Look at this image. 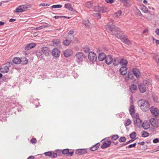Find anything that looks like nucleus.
I'll return each mask as SVG.
<instances>
[{"instance_id":"obj_21","label":"nucleus","mask_w":159,"mask_h":159,"mask_svg":"<svg viewBox=\"0 0 159 159\" xmlns=\"http://www.w3.org/2000/svg\"><path fill=\"white\" fill-rule=\"evenodd\" d=\"M120 60L119 58L115 57L113 59V63L115 66H117L120 64Z\"/></svg>"},{"instance_id":"obj_46","label":"nucleus","mask_w":159,"mask_h":159,"mask_svg":"<svg viewBox=\"0 0 159 159\" xmlns=\"http://www.w3.org/2000/svg\"><path fill=\"white\" fill-rule=\"evenodd\" d=\"M142 135L143 137H146L148 136L149 134L145 131H143Z\"/></svg>"},{"instance_id":"obj_41","label":"nucleus","mask_w":159,"mask_h":159,"mask_svg":"<svg viewBox=\"0 0 159 159\" xmlns=\"http://www.w3.org/2000/svg\"><path fill=\"white\" fill-rule=\"evenodd\" d=\"M117 32L116 33V36L118 38H119L121 39V40L123 38V37L125 36L124 35H120L119 33H117Z\"/></svg>"},{"instance_id":"obj_29","label":"nucleus","mask_w":159,"mask_h":159,"mask_svg":"<svg viewBox=\"0 0 159 159\" xmlns=\"http://www.w3.org/2000/svg\"><path fill=\"white\" fill-rule=\"evenodd\" d=\"M9 70L8 67L7 66H5L4 67L1 68V72L3 73H7Z\"/></svg>"},{"instance_id":"obj_4","label":"nucleus","mask_w":159,"mask_h":159,"mask_svg":"<svg viewBox=\"0 0 159 159\" xmlns=\"http://www.w3.org/2000/svg\"><path fill=\"white\" fill-rule=\"evenodd\" d=\"M28 5H23L18 7L15 10L16 13L22 12L24 11H26L29 8Z\"/></svg>"},{"instance_id":"obj_60","label":"nucleus","mask_w":159,"mask_h":159,"mask_svg":"<svg viewBox=\"0 0 159 159\" xmlns=\"http://www.w3.org/2000/svg\"><path fill=\"white\" fill-rule=\"evenodd\" d=\"M89 48H87L84 49V51L85 53H88L90 52H89Z\"/></svg>"},{"instance_id":"obj_6","label":"nucleus","mask_w":159,"mask_h":159,"mask_svg":"<svg viewBox=\"0 0 159 159\" xmlns=\"http://www.w3.org/2000/svg\"><path fill=\"white\" fill-rule=\"evenodd\" d=\"M150 123L153 127L157 128L159 126V122L158 121L154 118H151L150 119Z\"/></svg>"},{"instance_id":"obj_55","label":"nucleus","mask_w":159,"mask_h":159,"mask_svg":"<svg viewBox=\"0 0 159 159\" xmlns=\"http://www.w3.org/2000/svg\"><path fill=\"white\" fill-rule=\"evenodd\" d=\"M37 140L36 139L33 138H32L30 140V142L32 143H36Z\"/></svg>"},{"instance_id":"obj_36","label":"nucleus","mask_w":159,"mask_h":159,"mask_svg":"<svg viewBox=\"0 0 159 159\" xmlns=\"http://www.w3.org/2000/svg\"><path fill=\"white\" fill-rule=\"evenodd\" d=\"M71 42L70 39H66L63 41V44L65 46H68Z\"/></svg>"},{"instance_id":"obj_48","label":"nucleus","mask_w":159,"mask_h":159,"mask_svg":"<svg viewBox=\"0 0 159 159\" xmlns=\"http://www.w3.org/2000/svg\"><path fill=\"white\" fill-rule=\"evenodd\" d=\"M109 146L105 142L102 145L101 148H102L104 149L109 147Z\"/></svg>"},{"instance_id":"obj_7","label":"nucleus","mask_w":159,"mask_h":159,"mask_svg":"<svg viewBox=\"0 0 159 159\" xmlns=\"http://www.w3.org/2000/svg\"><path fill=\"white\" fill-rule=\"evenodd\" d=\"M88 58L90 61L92 62H95L97 59L96 54L93 52H90L89 54Z\"/></svg>"},{"instance_id":"obj_1","label":"nucleus","mask_w":159,"mask_h":159,"mask_svg":"<svg viewBox=\"0 0 159 159\" xmlns=\"http://www.w3.org/2000/svg\"><path fill=\"white\" fill-rule=\"evenodd\" d=\"M138 105L143 111H148L150 108V105L148 101L144 99H141L138 102Z\"/></svg>"},{"instance_id":"obj_52","label":"nucleus","mask_w":159,"mask_h":159,"mask_svg":"<svg viewBox=\"0 0 159 159\" xmlns=\"http://www.w3.org/2000/svg\"><path fill=\"white\" fill-rule=\"evenodd\" d=\"M94 16H96L98 17V19H100L101 18V16L100 14L98 13L94 14Z\"/></svg>"},{"instance_id":"obj_31","label":"nucleus","mask_w":159,"mask_h":159,"mask_svg":"<svg viewBox=\"0 0 159 159\" xmlns=\"http://www.w3.org/2000/svg\"><path fill=\"white\" fill-rule=\"evenodd\" d=\"M145 86L143 85L142 84L139 86V89L140 92L142 93H144L146 91V88Z\"/></svg>"},{"instance_id":"obj_18","label":"nucleus","mask_w":159,"mask_h":159,"mask_svg":"<svg viewBox=\"0 0 159 159\" xmlns=\"http://www.w3.org/2000/svg\"><path fill=\"white\" fill-rule=\"evenodd\" d=\"M129 111L130 114L132 116H133L134 115L135 110L134 106L131 105L129 107Z\"/></svg>"},{"instance_id":"obj_49","label":"nucleus","mask_w":159,"mask_h":159,"mask_svg":"<svg viewBox=\"0 0 159 159\" xmlns=\"http://www.w3.org/2000/svg\"><path fill=\"white\" fill-rule=\"evenodd\" d=\"M57 157V154L55 152H52L51 156V158H55Z\"/></svg>"},{"instance_id":"obj_2","label":"nucleus","mask_w":159,"mask_h":159,"mask_svg":"<svg viewBox=\"0 0 159 159\" xmlns=\"http://www.w3.org/2000/svg\"><path fill=\"white\" fill-rule=\"evenodd\" d=\"M105 28L109 33L113 35L116 34V32L120 31V29L114 25H111L108 24L105 25Z\"/></svg>"},{"instance_id":"obj_63","label":"nucleus","mask_w":159,"mask_h":159,"mask_svg":"<svg viewBox=\"0 0 159 159\" xmlns=\"http://www.w3.org/2000/svg\"><path fill=\"white\" fill-rule=\"evenodd\" d=\"M16 20V19H15L11 18L9 20V21L10 22H12L13 21H15Z\"/></svg>"},{"instance_id":"obj_5","label":"nucleus","mask_w":159,"mask_h":159,"mask_svg":"<svg viewBox=\"0 0 159 159\" xmlns=\"http://www.w3.org/2000/svg\"><path fill=\"white\" fill-rule=\"evenodd\" d=\"M150 111L153 116L156 117L159 116V111L158 109L156 107H152L150 108Z\"/></svg>"},{"instance_id":"obj_40","label":"nucleus","mask_w":159,"mask_h":159,"mask_svg":"<svg viewBox=\"0 0 159 159\" xmlns=\"http://www.w3.org/2000/svg\"><path fill=\"white\" fill-rule=\"evenodd\" d=\"M131 123V120L129 119H128L125 122V125L126 126L129 125Z\"/></svg>"},{"instance_id":"obj_56","label":"nucleus","mask_w":159,"mask_h":159,"mask_svg":"<svg viewBox=\"0 0 159 159\" xmlns=\"http://www.w3.org/2000/svg\"><path fill=\"white\" fill-rule=\"evenodd\" d=\"M105 1L107 3L111 4L113 3L114 2V0H105Z\"/></svg>"},{"instance_id":"obj_35","label":"nucleus","mask_w":159,"mask_h":159,"mask_svg":"<svg viewBox=\"0 0 159 159\" xmlns=\"http://www.w3.org/2000/svg\"><path fill=\"white\" fill-rule=\"evenodd\" d=\"M134 12L135 14L138 16H142V14H141L140 10L137 8H136L134 10Z\"/></svg>"},{"instance_id":"obj_8","label":"nucleus","mask_w":159,"mask_h":159,"mask_svg":"<svg viewBox=\"0 0 159 159\" xmlns=\"http://www.w3.org/2000/svg\"><path fill=\"white\" fill-rule=\"evenodd\" d=\"M52 45L54 47H57V48L61 47V41L58 39H54L52 41Z\"/></svg>"},{"instance_id":"obj_37","label":"nucleus","mask_w":159,"mask_h":159,"mask_svg":"<svg viewBox=\"0 0 159 159\" xmlns=\"http://www.w3.org/2000/svg\"><path fill=\"white\" fill-rule=\"evenodd\" d=\"M122 12L121 10H119L118 11L115 13L114 16L115 17L118 18L121 15Z\"/></svg>"},{"instance_id":"obj_38","label":"nucleus","mask_w":159,"mask_h":159,"mask_svg":"<svg viewBox=\"0 0 159 159\" xmlns=\"http://www.w3.org/2000/svg\"><path fill=\"white\" fill-rule=\"evenodd\" d=\"M93 6V4L90 2H88L85 4V7L89 8H91Z\"/></svg>"},{"instance_id":"obj_39","label":"nucleus","mask_w":159,"mask_h":159,"mask_svg":"<svg viewBox=\"0 0 159 159\" xmlns=\"http://www.w3.org/2000/svg\"><path fill=\"white\" fill-rule=\"evenodd\" d=\"M35 54L38 57H42V54L41 52H40L39 51H37L36 52Z\"/></svg>"},{"instance_id":"obj_20","label":"nucleus","mask_w":159,"mask_h":159,"mask_svg":"<svg viewBox=\"0 0 159 159\" xmlns=\"http://www.w3.org/2000/svg\"><path fill=\"white\" fill-rule=\"evenodd\" d=\"M87 152L86 150L85 149H80L76 150V153L77 154L81 155L84 154Z\"/></svg>"},{"instance_id":"obj_13","label":"nucleus","mask_w":159,"mask_h":159,"mask_svg":"<svg viewBox=\"0 0 159 159\" xmlns=\"http://www.w3.org/2000/svg\"><path fill=\"white\" fill-rule=\"evenodd\" d=\"M62 153L64 154H67V156H72L74 152L73 151L69 152V149H66L62 151Z\"/></svg>"},{"instance_id":"obj_51","label":"nucleus","mask_w":159,"mask_h":159,"mask_svg":"<svg viewBox=\"0 0 159 159\" xmlns=\"http://www.w3.org/2000/svg\"><path fill=\"white\" fill-rule=\"evenodd\" d=\"M136 145V143H134L133 144L129 145L127 147V148H130L133 147H134Z\"/></svg>"},{"instance_id":"obj_50","label":"nucleus","mask_w":159,"mask_h":159,"mask_svg":"<svg viewBox=\"0 0 159 159\" xmlns=\"http://www.w3.org/2000/svg\"><path fill=\"white\" fill-rule=\"evenodd\" d=\"M52 152H48L44 153V154L46 156H49L51 157V156Z\"/></svg>"},{"instance_id":"obj_57","label":"nucleus","mask_w":159,"mask_h":159,"mask_svg":"<svg viewBox=\"0 0 159 159\" xmlns=\"http://www.w3.org/2000/svg\"><path fill=\"white\" fill-rule=\"evenodd\" d=\"M153 142L154 143H157L159 142V140L157 138H156L153 139Z\"/></svg>"},{"instance_id":"obj_19","label":"nucleus","mask_w":159,"mask_h":159,"mask_svg":"<svg viewBox=\"0 0 159 159\" xmlns=\"http://www.w3.org/2000/svg\"><path fill=\"white\" fill-rule=\"evenodd\" d=\"M36 45L34 43H30L28 44L25 48V50H29L32 48H34Z\"/></svg>"},{"instance_id":"obj_47","label":"nucleus","mask_w":159,"mask_h":159,"mask_svg":"<svg viewBox=\"0 0 159 159\" xmlns=\"http://www.w3.org/2000/svg\"><path fill=\"white\" fill-rule=\"evenodd\" d=\"M119 138V136L118 135L115 134L111 137V139L113 140H116Z\"/></svg>"},{"instance_id":"obj_14","label":"nucleus","mask_w":159,"mask_h":159,"mask_svg":"<svg viewBox=\"0 0 159 159\" xmlns=\"http://www.w3.org/2000/svg\"><path fill=\"white\" fill-rule=\"evenodd\" d=\"M134 123L135 126L137 125L139 127L142 126L143 124L142 120L138 118H136V120L134 121Z\"/></svg>"},{"instance_id":"obj_53","label":"nucleus","mask_w":159,"mask_h":159,"mask_svg":"<svg viewBox=\"0 0 159 159\" xmlns=\"http://www.w3.org/2000/svg\"><path fill=\"white\" fill-rule=\"evenodd\" d=\"M12 63L11 61L7 62L6 63V64L7 65V66L8 67H10L12 65Z\"/></svg>"},{"instance_id":"obj_32","label":"nucleus","mask_w":159,"mask_h":159,"mask_svg":"<svg viewBox=\"0 0 159 159\" xmlns=\"http://www.w3.org/2000/svg\"><path fill=\"white\" fill-rule=\"evenodd\" d=\"M130 91L131 92L133 93V91H136L137 90V87L134 84H132L130 87Z\"/></svg>"},{"instance_id":"obj_23","label":"nucleus","mask_w":159,"mask_h":159,"mask_svg":"<svg viewBox=\"0 0 159 159\" xmlns=\"http://www.w3.org/2000/svg\"><path fill=\"white\" fill-rule=\"evenodd\" d=\"M106 55L104 53L100 54L98 57V59L99 61H102L105 60L106 57Z\"/></svg>"},{"instance_id":"obj_59","label":"nucleus","mask_w":159,"mask_h":159,"mask_svg":"<svg viewBox=\"0 0 159 159\" xmlns=\"http://www.w3.org/2000/svg\"><path fill=\"white\" fill-rule=\"evenodd\" d=\"M133 140H132V139L130 140L129 141H128L126 142L123 145H127V144H128L129 143H130L131 142H133Z\"/></svg>"},{"instance_id":"obj_62","label":"nucleus","mask_w":159,"mask_h":159,"mask_svg":"<svg viewBox=\"0 0 159 159\" xmlns=\"http://www.w3.org/2000/svg\"><path fill=\"white\" fill-rule=\"evenodd\" d=\"M155 33L158 35H159V29L157 28L155 30Z\"/></svg>"},{"instance_id":"obj_44","label":"nucleus","mask_w":159,"mask_h":159,"mask_svg":"<svg viewBox=\"0 0 159 159\" xmlns=\"http://www.w3.org/2000/svg\"><path fill=\"white\" fill-rule=\"evenodd\" d=\"M126 140V139L125 137H121L119 139V141L120 142H125Z\"/></svg>"},{"instance_id":"obj_54","label":"nucleus","mask_w":159,"mask_h":159,"mask_svg":"<svg viewBox=\"0 0 159 159\" xmlns=\"http://www.w3.org/2000/svg\"><path fill=\"white\" fill-rule=\"evenodd\" d=\"M128 77L130 79H133L134 76L132 75V74L131 73H128Z\"/></svg>"},{"instance_id":"obj_45","label":"nucleus","mask_w":159,"mask_h":159,"mask_svg":"<svg viewBox=\"0 0 159 159\" xmlns=\"http://www.w3.org/2000/svg\"><path fill=\"white\" fill-rule=\"evenodd\" d=\"M130 137L132 139H134L136 137V133L135 132H132L130 134Z\"/></svg>"},{"instance_id":"obj_26","label":"nucleus","mask_w":159,"mask_h":159,"mask_svg":"<svg viewBox=\"0 0 159 159\" xmlns=\"http://www.w3.org/2000/svg\"><path fill=\"white\" fill-rule=\"evenodd\" d=\"M150 125L147 122H144L143 123L142 126L145 129H147L150 127Z\"/></svg>"},{"instance_id":"obj_25","label":"nucleus","mask_w":159,"mask_h":159,"mask_svg":"<svg viewBox=\"0 0 159 159\" xmlns=\"http://www.w3.org/2000/svg\"><path fill=\"white\" fill-rule=\"evenodd\" d=\"M100 145L99 143H97L91 147L90 148V150L92 151H94L97 150L99 148Z\"/></svg>"},{"instance_id":"obj_9","label":"nucleus","mask_w":159,"mask_h":159,"mask_svg":"<svg viewBox=\"0 0 159 159\" xmlns=\"http://www.w3.org/2000/svg\"><path fill=\"white\" fill-rule=\"evenodd\" d=\"M52 55L56 57H59L60 55V52L57 48H54L52 51Z\"/></svg>"},{"instance_id":"obj_16","label":"nucleus","mask_w":159,"mask_h":159,"mask_svg":"<svg viewBox=\"0 0 159 159\" xmlns=\"http://www.w3.org/2000/svg\"><path fill=\"white\" fill-rule=\"evenodd\" d=\"M151 80L149 79L143 80L142 84L146 86H149L151 84Z\"/></svg>"},{"instance_id":"obj_30","label":"nucleus","mask_w":159,"mask_h":159,"mask_svg":"<svg viewBox=\"0 0 159 159\" xmlns=\"http://www.w3.org/2000/svg\"><path fill=\"white\" fill-rule=\"evenodd\" d=\"M82 24L85 25L86 27L88 28L89 27L90 23L88 20H83Z\"/></svg>"},{"instance_id":"obj_33","label":"nucleus","mask_w":159,"mask_h":159,"mask_svg":"<svg viewBox=\"0 0 159 159\" xmlns=\"http://www.w3.org/2000/svg\"><path fill=\"white\" fill-rule=\"evenodd\" d=\"M108 11L109 10L106 7H100V12L104 13Z\"/></svg>"},{"instance_id":"obj_24","label":"nucleus","mask_w":159,"mask_h":159,"mask_svg":"<svg viewBox=\"0 0 159 159\" xmlns=\"http://www.w3.org/2000/svg\"><path fill=\"white\" fill-rule=\"evenodd\" d=\"M121 41L125 44L129 45L131 44L130 41L127 39L125 36H124L121 40Z\"/></svg>"},{"instance_id":"obj_15","label":"nucleus","mask_w":159,"mask_h":159,"mask_svg":"<svg viewBox=\"0 0 159 159\" xmlns=\"http://www.w3.org/2000/svg\"><path fill=\"white\" fill-rule=\"evenodd\" d=\"M120 73L122 75H125L127 73L126 66H122L120 69Z\"/></svg>"},{"instance_id":"obj_22","label":"nucleus","mask_w":159,"mask_h":159,"mask_svg":"<svg viewBox=\"0 0 159 159\" xmlns=\"http://www.w3.org/2000/svg\"><path fill=\"white\" fill-rule=\"evenodd\" d=\"M12 61L14 63L19 64L21 63V60L20 58L16 57L13 58Z\"/></svg>"},{"instance_id":"obj_58","label":"nucleus","mask_w":159,"mask_h":159,"mask_svg":"<svg viewBox=\"0 0 159 159\" xmlns=\"http://www.w3.org/2000/svg\"><path fill=\"white\" fill-rule=\"evenodd\" d=\"M41 6H49L50 5V4L45 3H42L40 4Z\"/></svg>"},{"instance_id":"obj_43","label":"nucleus","mask_w":159,"mask_h":159,"mask_svg":"<svg viewBox=\"0 0 159 159\" xmlns=\"http://www.w3.org/2000/svg\"><path fill=\"white\" fill-rule=\"evenodd\" d=\"M62 7V5H55L52 6V8H61Z\"/></svg>"},{"instance_id":"obj_10","label":"nucleus","mask_w":159,"mask_h":159,"mask_svg":"<svg viewBox=\"0 0 159 159\" xmlns=\"http://www.w3.org/2000/svg\"><path fill=\"white\" fill-rule=\"evenodd\" d=\"M105 63L107 65L111 64L113 62V58L110 55L106 56L105 59Z\"/></svg>"},{"instance_id":"obj_61","label":"nucleus","mask_w":159,"mask_h":159,"mask_svg":"<svg viewBox=\"0 0 159 159\" xmlns=\"http://www.w3.org/2000/svg\"><path fill=\"white\" fill-rule=\"evenodd\" d=\"M73 33H74L73 30H71L69 31V32L68 33V34L70 35H71L73 34Z\"/></svg>"},{"instance_id":"obj_64","label":"nucleus","mask_w":159,"mask_h":159,"mask_svg":"<svg viewBox=\"0 0 159 159\" xmlns=\"http://www.w3.org/2000/svg\"><path fill=\"white\" fill-rule=\"evenodd\" d=\"M34 157L33 156H30L27 159H34Z\"/></svg>"},{"instance_id":"obj_27","label":"nucleus","mask_w":159,"mask_h":159,"mask_svg":"<svg viewBox=\"0 0 159 159\" xmlns=\"http://www.w3.org/2000/svg\"><path fill=\"white\" fill-rule=\"evenodd\" d=\"M65 8L68 9L70 11H72L73 10V8L70 4L67 3L64 5Z\"/></svg>"},{"instance_id":"obj_3","label":"nucleus","mask_w":159,"mask_h":159,"mask_svg":"<svg viewBox=\"0 0 159 159\" xmlns=\"http://www.w3.org/2000/svg\"><path fill=\"white\" fill-rule=\"evenodd\" d=\"M76 61L79 64L81 63L85 58V57L84 54L81 52H77L75 55Z\"/></svg>"},{"instance_id":"obj_11","label":"nucleus","mask_w":159,"mask_h":159,"mask_svg":"<svg viewBox=\"0 0 159 159\" xmlns=\"http://www.w3.org/2000/svg\"><path fill=\"white\" fill-rule=\"evenodd\" d=\"M72 53V51L70 49H67L63 51V55L66 57H69Z\"/></svg>"},{"instance_id":"obj_12","label":"nucleus","mask_w":159,"mask_h":159,"mask_svg":"<svg viewBox=\"0 0 159 159\" xmlns=\"http://www.w3.org/2000/svg\"><path fill=\"white\" fill-rule=\"evenodd\" d=\"M42 51L46 56H48L49 54L50 51L49 48L47 47H43L42 49Z\"/></svg>"},{"instance_id":"obj_42","label":"nucleus","mask_w":159,"mask_h":159,"mask_svg":"<svg viewBox=\"0 0 159 159\" xmlns=\"http://www.w3.org/2000/svg\"><path fill=\"white\" fill-rule=\"evenodd\" d=\"M94 9L95 11L100 12V7L98 6L95 7H94Z\"/></svg>"},{"instance_id":"obj_17","label":"nucleus","mask_w":159,"mask_h":159,"mask_svg":"<svg viewBox=\"0 0 159 159\" xmlns=\"http://www.w3.org/2000/svg\"><path fill=\"white\" fill-rule=\"evenodd\" d=\"M133 72L137 77H139L140 76V72L139 69L137 68H134L132 70Z\"/></svg>"},{"instance_id":"obj_34","label":"nucleus","mask_w":159,"mask_h":159,"mask_svg":"<svg viewBox=\"0 0 159 159\" xmlns=\"http://www.w3.org/2000/svg\"><path fill=\"white\" fill-rule=\"evenodd\" d=\"M141 9L143 12L144 13H147L148 12V9L143 5H142L141 6Z\"/></svg>"},{"instance_id":"obj_28","label":"nucleus","mask_w":159,"mask_h":159,"mask_svg":"<svg viewBox=\"0 0 159 159\" xmlns=\"http://www.w3.org/2000/svg\"><path fill=\"white\" fill-rule=\"evenodd\" d=\"M128 63V61L124 59H122L120 60V64L122 66H126Z\"/></svg>"}]
</instances>
